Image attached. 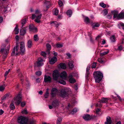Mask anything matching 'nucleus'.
Returning a JSON list of instances; mask_svg holds the SVG:
<instances>
[{"mask_svg": "<svg viewBox=\"0 0 124 124\" xmlns=\"http://www.w3.org/2000/svg\"><path fill=\"white\" fill-rule=\"evenodd\" d=\"M111 13L114 15L113 19L116 18L118 19H120L124 18V9L122 10L121 12L118 14V12L117 10L111 11Z\"/></svg>", "mask_w": 124, "mask_h": 124, "instance_id": "1", "label": "nucleus"}, {"mask_svg": "<svg viewBox=\"0 0 124 124\" xmlns=\"http://www.w3.org/2000/svg\"><path fill=\"white\" fill-rule=\"evenodd\" d=\"M93 75L96 83H99L103 77V74L100 71L94 72L93 73Z\"/></svg>", "mask_w": 124, "mask_h": 124, "instance_id": "2", "label": "nucleus"}, {"mask_svg": "<svg viewBox=\"0 0 124 124\" xmlns=\"http://www.w3.org/2000/svg\"><path fill=\"white\" fill-rule=\"evenodd\" d=\"M9 44L7 45H3L2 46V48L0 50V52L3 54V58H5L8 54V50L9 48Z\"/></svg>", "mask_w": 124, "mask_h": 124, "instance_id": "3", "label": "nucleus"}, {"mask_svg": "<svg viewBox=\"0 0 124 124\" xmlns=\"http://www.w3.org/2000/svg\"><path fill=\"white\" fill-rule=\"evenodd\" d=\"M70 91V89L69 88H63L61 90L60 95L63 98H66L68 96V93Z\"/></svg>", "mask_w": 124, "mask_h": 124, "instance_id": "4", "label": "nucleus"}, {"mask_svg": "<svg viewBox=\"0 0 124 124\" xmlns=\"http://www.w3.org/2000/svg\"><path fill=\"white\" fill-rule=\"evenodd\" d=\"M17 121L21 124H26L27 122L26 118L25 116H21L18 117Z\"/></svg>", "mask_w": 124, "mask_h": 124, "instance_id": "5", "label": "nucleus"}, {"mask_svg": "<svg viewBox=\"0 0 124 124\" xmlns=\"http://www.w3.org/2000/svg\"><path fill=\"white\" fill-rule=\"evenodd\" d=\"M22 97V96L20 94H19L18 95L16 98H15L13 101V102L17 104L18 105H19L21 102Z\"/></svg>", "mask_w": 124, "mask_h": 124, "instance_id": "6", "label": "nucleus"}, {"mask_svg": "<svg viewBox=\"0 0 124 124\" xmlns=\"http://www.w3.org/2000/svg\"><path fill=\"white\" fill-rule=\"evenodd\" d=\"M20 51L22 55L24 54L25 52V45L24 42H21L20 43Z\"/></svg>", "mask_w": 124, "mask_h": 124, "instance_id": "7", "label": "nucleus"}, {"mask_svg": "<svg viewBox=\"0 0 124 124\" xmlns=\"http://www.w3.org/2000/svg\"><path fill=\"white\" fill-rule=\"evenodd\" d=\"M53 77L54 80H57L59 77V74L58 71L57 70H54L53 73Z\"/></svg>", "mask_w": 124, "mask_h": 124, "instance_id": "8", "label": "nucleus"}, {"mask_svg": "<svg viewBox=\"0 0 124 124\" xmlns=\"http://www.w3.org/2000/svg\"><path fill=\"white\" fill-rule=\"evenodd\" d=\"M19 47L18 46H16L14 48L11 53V55L14 56L15 54L17 55L19 54V52L18 51Z\"/></svg>", "mask_w": 124, "mask_h": 124, "instance_id": "9", "label": "nucleus"}, {"mask_svg": "<svg viewBox=\"0 0 124 124\" xmlns=\"http://www.w3.org/2000/svg\"><path fill=\"white\" fill-rule=\"evenodd\" d=\"M44 62V60L41 58H39L38 60V61L34 65L35 66H40L43 65V62Z\"/></svg>", "mask_w": 124, "mask_h": 124, "instance_id": "10", "label": "nucleus"}, {"mask_svg": "<svg viewBox=\"0 0 124 124\" xmlns=\"http://www.w3.org/2000/svg\"><path fill=\"white\" fill-rule=\"evenodd\" d=\"M57 61V59L55 56H54L49 59V62L50 64H53L55 63Z\"/></svg>", "mask_w": 124, "mask_h": 124, "instance_id": "11", "label": "nucleus"}, {"mask_svg": "<svg viewBox=\"0 0 124 124\" xmlns=\"http://www.w3.org/2000/svg\"><path fill=\"white\" fill-rule=\"evenodd\" d=\"M58 90L56 88H53L51 90V94L52 96H54L58 93Z\"/></svg>", "mask_w": 124, "mask_h": 124, "instance_id": "12", "label": "nucleus"}, {"mask_svg": "<svg viewBox=\"0 0 124 124\" xmlns=\"http://www.w3.org/2000/svg\"><path fill=\"white\" fill-rule=\"evenodd\" d=\"M108 100L107 98H103L100 101L99 105L98 103L96 105V107H101V106L102 104L100 103H106L108 101Z\"/></svg>", "mask_w": 124, "mask_h": 124, "instance_id": "13", "label": "nucleus"}, {"mask_svg": "<svg viewBox=\"0 0 124 124\" xmlns=\"http://www.w3.org/2000/svg\"><path fill=\"white\" fill-rule=\"evenodd\" d=\"M51 78L49 76L45 75L44 76V81L46 83H49L51 81Z\"/></svg>", "mask_w": 124, "mask_h": 124, "instance_id": "14", "label": "nucleus"}, {"mask_svg": "<svg viewBox=\"0 0 124 124\" xmlns=\"http://www.w3.org/2000/svg\"><path fill=\"white\" fill-rule=\"evenodd\" d=\"M42 15L41 14H39V15H37L36 16V18L35 20V21L37 23H39L41 21L40 19Z\"/></svg>", "mask_w": 124, "mask_h": 124, "instance_id": "15", "label": "nucleus"}, {"mask_svg": "<svg viewBox=\"0 0 124 124\" xmlns=\"http://www.w3.org/2000/svg\"><path fill=\"white\" fill-rule=\"evenodd\" d=\"M50 23L51 25H53L56 27H58L59 25L61 24L60 23H59L56 21H54L50 22Z\"/></svg>", "mask_w": 124, "mask_h": 124, "instance_id": "16", "label": "nucleus"}, {"mask_svg": "<svg viewBox=\"0 0 124 124\" xmlns=\"http://www.w3.org/2000/svg\"><path fill=\"white\" fill-rule=\"evenodd\" d=\"M61 77L62 79H65L67 77V73L65 71L62 72L60 74Z\"/></svg>", "mask_w": 124, "mask_h": 124, "instance_id": "17", "label": "nucleus"}, {"mask_svg": "<svg viewBox=\"0 0 124 124\" xmlns=\"http://www.w3.org/2000/svg\"><path fill=\"white\" fill-rule=\"evenodd\" d=\"M35 13V14H32V19H34L35 18L36 16L39 15V14H41L40 11L38 10H36Z\"/></svg>", "mask_w": 124, "mask_h": 124, "instance_id": "18", "label": "nucleus"}, {"mask_svg": "<svg viewBox=\"0 0 124 124\" xmlns=\"http://www.w3.org/2000/svg\"><path fill=\"white\" fill-rule=\"evenodd\" d=\"M58 67L59 68L63 69L66 68V65L64 63H61L58 66Z\"/></svg>", "mask_w": 124, "mask_h": 124, "instance_id": "19", "label": "nucleus"}, {"mask_svg": "<svg viewBox=\"0 0 124 124\" xmlns=\"http://www.w3.org/2000/svg\"><path fill=\"white\" fill-rule=\"evenodd\" d=\"M59 102L57 100H54L52 103V105L53 106L56 107L59 104Z\"/></svg>", "mask_w": 124, "mask_h": 124, "instance_id": "20", "label": "nucleus"}, {"mask_svg": "<svg viewBox=\"0 0 124 124\" xmlns=\"http://www.w3.org/2000/svg\"><path fill=\"white\" fill-rule=\"evenodd\" d=\"M83 118L85 120H88L90 119V115L88 114L84 115L83 116Z\"/></svg>", "mask_w": 124, "mask_h": 124, "instance_id": "21", "label": "nucleus"}, {"mask_svg": "<svg viewBox=\"0 0 124 124\" xmlns=\"http://www.w3.org/2000/svg\"><path fill=\"white\" fill-rule=\"evenodd\" d=\"M112 122L111 118L109 116L108 117L106 118V121L105 122V124H111Z\"/></svg>", "mask_w": 124, "mask_h": 124, "instance_id": "22", "label": "nucleus"}, {"mask_svg": "<svg viewBox=\"0 0 124 124\" xmlns=\"http://www.w3.org/2000/svg\"><path fill=\"white\" fill-rule=\"evenodd\" d=\"M29 28L30 30H33L35 31H36V28L32 24H31L29 26Z\"/></svg>", "mask_w": 124, "mask_h": 124, "instance_id": "23", "label": "nucleus"}, {"mask_svg": "<svg viewBox=\"0 0 124 124\" xmlns=\"http://www.w3.org/2000/svg\"><path fill=\"white\" fill-rule=\"evenodd\" d=\"M100 24L99 23L97 22H95L92 24V26L93 28H95V27H97L99 26Z\"/></svg>", "mask_w": 124, "mask_h": 124, "instance_id": "24", "label": "nucleus"}, {"mask_svg": "<svg viewBox=\"0 0 124 124\" xmlns=\"http://www.w3.org/2000/svg\"><path fill=\"white\" fill-rule=\"evenodd\" d=\"M71 75H70L69 76V81L71 83H74L76 82V80L71 76Z\"/></svg>", "mask_w": 124, "mask_h": 124, "instance_id": "25", "label": "nucleus"}, {"mask_svg": "<svg viewBox=\"0 0 124 124\" xmlns=\"http://www.w3.org/2000/svg\"><path fill=\"white\" fill-rule=\"evenodd\" d=\"M73 63V62L72 61L70 60L69 61L68 64L70 68H72L74 67V65Z\"/></svg>", "mask_w": 124, "mask_h": 124, "instance_id": "26", "label": "nucleus"}, {"mask_svg": "<svg viewBox=\"0 0 124 124\" xmlns=\"http://www.w3.org/2000/svg\"><path fill=\"white\" fill-rule=\"evenodd\" d=\"M13 32L16 34H18L19 33V30L18 28V26L17 25H16L13 31Z\"/></svg>", "mask_w": 124, "mask_h": 124, "instance_id": "27", "label": "nucleus"}, {"mask_svg": "<svg viewBox=\"0 0 124 124\" xmlns=\"http://www.w3.org/2000/svg\"><path fill=\"white\" fill-rule=\"evenodd\" d=\"M84 19L85 22L87 24L90 23V21L88 17L85 16L84 17Z\"/></svg>", "mask_w": 124, "mask_h": 124, "instance_id": "28", "label": "nucleus"}, {"mask_svg": "<svg viewBox=\"0 0 124 124\" xmlns=\"http://www.w3.org/2000/svg\"><path fill=\"white\" fill-rule=\"evenodd\" d=\"M21 112L23 114H26L28 113L27 109L26 108L22 109Z\"/></svg>", "mask_w": 124, "mask_h": 124, "instance_id": "29", "label": "nucleus"}, {"mask_svg": "<svg viewBox=\"0 0 124 124\" xmlns=\"http://www.w3.org/2000/svg\"><path fill=\"white\" fill-rule=\"evenodd\" d=\"M67 15L69 17H71L72 14V11L70 10H69L66 12Z\"/></svg>", "mask_w": 124, "mask_h": 124, "instance_id": "30", "label": "nucleus"}, {"mask_svg": "<svg viewBox=\"0 0 124 124\" xmlns=\"http://www.w3.org/2000/svg\"><path fill=\"white\" fill-rule=\"evenodd\" d=\"M26 33V31L24 29H22L20 30V34L21 35H23Z\"/></svg>", "mask_w": 124, "mask_h": 124, "instance_id": "31", "label": "nucleus"}, {"mask_svg": "<svg viewBox=\"0 0 124 124\" xmlns=\"http://www.w3.org/2000/svg\"><path fill=\"white\" fill-rule=\"evenodd\" d=\"M109 52V50L107 49L106 51H105L103 52H102L100 54L101 56H103L105 55L108 54Z\"/></svg>", "mask_w": 124, "mask_h": 124, "instance_id": "32", "label": "nucleus"}, {"mask_svg": "<svg viewBox=\"0 0 124 124\" xmlns=\"http://www.w3.org/2000/svg\"><path fill=\"white\" fill-rule=\"evenodd\" d=\"M32 45L31 41V40H29L27 43V45L28 47L29 48L31 47Z\"/></svg>", "mask_w": 124, "mask_h": 124, "instance_id": "33", "label": "nucleus"}, {"mask_svg": "<svg viewBox=\"0 0 124 124\" xmlns=\"http://www.w3.org/2000/svg\"><path fill=\"white\" fill-rule=\"evenodd\" d=\"M110 39L112 42H114L116 41V39L114 35L110 37Z\"/></svg>", "mask_w": 124, "mask_h": 124, "instance_id": "34", "label": "nucleus"}, {"mask_svg": "<svg viewBox=\"0 0 124 124\" xmlns=\"http://www.w3.org/2000/svg\"><path fill=\"white\" fill-rule=\"evenodd\" d=\"M54 46L57 48H60L62 47L63 46V45L62 44H57L56 45H54Z\"/></svg>", "mask_w": 124, "mask_h": 124, "instance_id": "35", "label": "nucleus"}, {"mask_svg": "<svg viewBox=\"0 0 124 124\" xmlns=\"http://www.w3.org/2000/svg\"><path fill=\"white\" fill-rule=\"evenodd\" d=\"M54 14L55 15H57L59 12L58 10L56 8L54 9L53 10Z\"/></svg>", "mask_w": 124, "mask_h": 124, "instance_id": "36", "label": "nucleus"}, {"mask_svg": "<svg viewBox=\"0 0 124 124\" xmlns=\"http://www.w3.org/2000/svg\"><path fill=\"white\" fill-rule=\"evenodd\" d=\"M78 111V110L76 108H75L71 111L70 112V114H72L75 113Z\"/></svg>", "mask_w": 124, "mask_h": 124, "instance_id": "37", "label": "nucleus"}, {"mask_svg": "<svg viewBox=\"0 0 124 124\" xmlns=\"http://www.w3.org/2000/svg\"><path fill=\"white\" fill-rule=\"evenodd\" d=\"M62 120V118H59L57 119V124H60Z\"/></svg>", "mask_w": 124, "mask_h": 124, "instance_id": "38", "label": "nucleus"}, {"mask_svg": "<svg viewBox=\"0 0 124 124\" xmlns=\"http://www.w3.org/2000/svg\"><path fill=\"white\" fill-rule=\"evenodd\" d=\"M34 40L35 41H38L39 39V38L37 35H35L34 36Z\"/></svg>", "mask_w": 124, "mask_h": 124, "instance_id": "39", "label": "nucleus"}, {"mask_svg": "<svg viewBox=\"0 0 124 124\" xmlns=\"http://www.w3.org/2000/svg\"><path fill=\"white\" fill-rule=\"evenodd\" d=\"M48 89H47L46 93H45V95L44 96L45 98H47L49 95V93L48 92Z\"/></svg>", "mask_w": 124, "mask_h": 124, "instance_id": "40", "label": "nucleus"}, {"mask_svg": "<svg viewBox=\"0 0 124 124\" xmlns=\"http://www.w3.org/2000/svg\"><path fill=\"white\" fill-rule=\"evenodd\" d=\"M26 23V19H24L23 20H22L21 21V23L22 26H23V25L25 23Z\"/></svg>", "mask_w": 124, "mask_h": 124, "instance_id": "41", "label": "nucleus"}, {"mask_svg": "<svg viewBox=\"0 0 124 124\" xmlns=\"http://www.w3.org/2000/svg\"><path fill=\"white\" fill-rule=\"evenodd\" d=\"M46 46L48 50H49L51 49V46L48 43L46 44Z\"/></svg>", "mask_w": 124, "mask_h": 124, "instance_id": "42", "label": "nucleus"}, {"mask_svg": "<svg viewBox=\"0 0 124 124\" xmlns=\"http://www.w3.org/2000/svg\"><path fill=\"white\" fill-rule=\"evenodd\" d=\"M70 75H71V76L72 77L73 76H74L76 77H77L78 76V74L76 72L74 73H71Z\"/></svg>", "mask_w": 124, "mask_h": 124, "instance_id": "43", "label": "nucleus"}, {"mask_svg": "<svg viewBox=\"0 0 124 124\" xmlns=\"http://www.w3.org/2000/svg\"><path fill=\"white\" fill-rule=\"evenodd\" d=\"M5 86L4 85H2L0 86V91H2L4 90Z\"/></svg>", "mask_w": 124, "mask_h": 124, "instance_id": "44", "label": "nucleus"}, {"mask_svg": "<svg viewBox=\"0 0 124 124\" xmlns=\"http://www.w3.org/2000/svg\"><path fill=\"white\" fill-rule=\"evenodd\" d=\"M10 71V69H9L8 71H6V72L5 73L4 77L5 78H6L8 74Z\"/></svg>", "mask_w": 124, "mask_h": 124, "instance_id": "45", "label": "nucleus"}, {"mask_svg": "<svg viewBox=\"0 0 124 124\" xmlns=\"http://www.w3.org/2000/svg\"><path fill=\"white\" fill-rule=\"evenodd\" d=\"M10 108L11 109L13 110L15 108V107L13 103H11L10 105Z\"/></svg>", "mask_w": 124, "mask_h": 124, "instance_id": "46", "label": "nucleus"}, {"mask_svg": "<svg viewBox=\"0 0 124 124\" xmlns=\"http://www.w3.org/2000/svg\"><path fill=\"white\" fill-rule=\"evenodd\" d=\"M58 82L61 84L63 85H65L66 84V82L63 80H59L58 81Z\"/></svg>", "mask_w": 124, "mask_h": 124, "instance_id": "47", "label": "nucleus"}, {"mask_svg": "<svg viewBox=\"0 0 124 124\" xmlns=\"http://www.w3.org/2000/svg\"><path fill=\"white\" fill-rule=\"evenodd\" d=\"M36 121L35 120L32 119L30 121V124H36Z\"/></svg>", "mask_w": 124, "mask_h": 124, "instance_id": "48", "label": "nucleus"}, {"mask_svg": "<svg viewBox=\"0 0 124 124\" xmlns=\"http://www.w3.org/2000/svg\"><path fill=\"white\" fill-rule=\"evenodd\" d=\"M9 96V94H6L2 98V99L4 100L8 98Z\"/></svg>", "mask_w": 124, "mask_h": 124, "instance_id": "49", "label": "nucleus"}, {"mask_svg": "<svg viewBox=\"0 0 124 124\" xmlns=\"http://www.w3.org/2000/svg\"><path fill=\"white\" fill-rule=\"evenodd\" d=\"M36 75L38 76H40L41 74V72L40 71H38L35 72Z\"/></svg>", "mask_w": 124, "mask_h": 124, "instance_id": "50", "label": "nucleus"}, {"mask_svg": "<svg viewBox=\"0 0 124 124\" xmlns=\"http://www.w3.org/2000/svg\"><path fill=\"white\" fill-rule=\"evenodd\" d=\"M100 6L103 8L106 7V5L103 2H101L100 3Z\"/></svg>", "mask_w": 124, "mask_h": 124, "instance_id": "51", "label": "nucleus"}, {"mask_svg": "<svg viewBox=\"0 0 124 124\" xmlns=\"http://www.w3.org/2000/svg\"><path fill=\"white\" fill-rule=\"evenodd\" d=\"M97 60L98 62L100 63L103 64L104 63L103 61L102 58H99Z\"/></svg>", "mask_w": 124, "mask_h": 124, "instance_id": "52", "label": "nucleus"}, {"mask_svg": "<svg viewBox=\"0 0 124 124\" xmlns=\"http://www.w3.org/2000/svg\"><path fill=\"white\" fill-rule=\"evenodd\" d=\"M40 54L41 55L43 56V57H46V53L44 52H42Z\"/></svg>", "mask_w": 124, "mask_h": 124, "instance_id": "53", "label": "nucleus"}, {"mask_svg": "<svg viewBox=\"0 0 124 124\" xmlns=\"http://www.w3.org/2000/svg\"><path fill=\"white\" fill-rule=\"evenodd\" d=\"M58 4L60 7H61L63 6V3L62 2L61 0H59Z\"/></svg>", "mask_w": 124, "mask_h": 124, "instance_id": "54", "label": "nucleus"}, {"mask_svg": "<svg viewBox=\"0 0 124 124\" xmlns=\"http://www.w3.org/2000/svg\"><path fill=\"white\" fill-rule=\"evenodd\" d=\"M96 62H94L93 63V65L92 66V68H95L96 66Z\"/></svg>", "mask_w": 124, "mask_h": 124, "instance_id": "55", "label": "nucleus"}, {"mask_svg": "<svg viewBox=\"0 0 124 124\" xmlns=\"http://www.w3.org/2000/svg\"><path fill=\"white\" fill-rule=\"evenodd\" d=\"M101 39V37L99 36H98L96 38V39L97 41H99Z\"/></svg>", "mask_w": 124, "mask_h": 124, "instance_id": "56", "label": "nucleus"}, {"mask_svg": "<svg viewBox=\"0 0 124 124\" xmlns=\"http://www.w3.org/2000/svg\"><path fill=\"white\" fill-rule=\"evenodd\" d=\"M26 103L25 102H23L21 103V106L22 107H23L25 105Z\"/></svg>", "mask_w": 124, "mask_h": 124, "instance_id": "57", "label": "nucleus"}, {"mask_svg": "<svg viewBox=\"0 0 124 124\" xmlns=\"http://www.w3.org/2000/svg\"><path fill=\"white\" fill-rule=\"evenodd\" d=\"M73 107V105H72V106L70 105V104H69L68 105V106L67 108V109H69V108H71L72 107Z\"/></svg>", "mask_w": 124, "mask_h": 124, "instance_id": "58", "label": "nucleus"}, {"mask_svg": "<svg viewBox=\"0 0 124 124\" xmlns=\"http://www.w3.org/2000/svg\"><path fill=\"white\" fill-rule=\"evenodd\" d=\"M120 25L122 27L123 29L124 30V23H120Z\"/></svg>", "mask_w": 124, "mask_h": 124, "instance_id": "59", "label": "nucleus"}, {"mask_svg": "<svg viewBox=\"0 0 124 124\" xmlns=\"http://www.w3.org/2000/svg\"><path fill=\"white\" fill-rule=\"evenodd\" d=\"M112 16L111 15H108L107 16V18L108 19H110L112 18Z\"/></svg>", "mask_w": 124, "mask_h": 124, "instance_id": "60", "label": "nucleus"}, {"mask_svg": "<svg viewBox=\"0 0 124 124\" xmlns=\"http://www.w3.org/2000/svg\"><path fill=\"white\" fill-rule=\"evenodd\" d=\"M66 55L68 57V58H70L71 57V55L69 53H67L66 54Z\"/></svg>", "mask_w": 124, "mask_h": 124, "instance_id": "61", "label": "nucleus"}, {"mask_svg": "<svg viewBox=\"0 0 124 124\" xmlns=\"http://www.w3.org/2000/svg\"><path fill=\"white\" fill-rule=\"evenodd\" d=\"M89 74V72L88 71H86V78H88V77L89 76L88 75Z\"/></svg>", "mask_w": 124, "mask_h": 124, "instance_id": "62", "label": "nucleus"}, {"mask_svg": "<svg viewBox=\"0 0 124 124\" xmlns=\"http://www.w3.org/2000/svg\"><path fill=\"white\" fill-rule=\"evenodd\" d=\"M52 54H53L55 56H56L57 55V53L56 52H55L54 51L52 52Z\"/></svg>", "mask_w": 124, "mask_h": 124, "instance_id": "63", "label": "nucleus"}, {"mask_svg": "<svg viewBox=\"0 0 124 124\" xmlns=\"http://www.w3.org/2000/svg\"><path fill=\"white\" fill-rule=\"evenodd\" d=\"M104 13L105 14V15H106L108 13V11L107 9H105L104 10Z\"/></svg>", "mask_w": 124, "mask_h": 124, "instance_id": "64", "label": "nucleus"}]
</instances>
